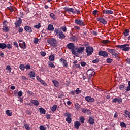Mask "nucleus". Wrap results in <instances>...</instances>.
I'll list each match as a JSON object with an SVG mask.
<instances>
[{"label": "nucleus", "mask_w": 130, "mask_h": 130, "mask_svg": "<svg viewBox=\"0 0 130 130\" xmlns=\"http://www.w3.org/2000/svg\"><path fill=\"white\" fill-rule=\"evenodd\" d=\"M85 100L87 101V102H94L95 101V99L91 97V96H86L85 98Z\"/></svg>", "instance_id": "17"}, {"label": "nucleus", "mask_w": 130, "mask_h": 130, "mask_svg": "<svg viewBox=\"0 0 130 130\" xmlns=\"http://www.w3.org/2000/svg\"><path fill=\"white\" fill-rule=\"evenodd\" d=\"M38 41H39V40L37 38H35L34 40V43H35L36 44L38 43Z\"/></svg>", "instance_id": "59"}, {"label": "nucleus", "mask_w": 130, "mask_h": 130, "mask_svg": "<svg viewBox=\"0 0 130 130\" xmlns=\"http://www.w3.org/2000/svg\"><path fill=\"white\" fill-rule=\"evenodd\" d=\"M126 91L127 92H128L130 91V81H128V86L127 87L126 89Z\"/></svg>", "instance_id": "46"}, {"label": "nucleus", "mask_w": 130, "mask_h": 130, "mask_svg": "<svg viewBox=\"0 0 130 130\" xmlns=\"http://www.w3.org/2000/svg\"><path fill=\"white\" fill-rule=\"evenodd\" d=\"M65 12H68V13H72L73 15H76V14H81V12L78 9H74V8H64Z\"/></svg>", "instance_id": "3"}, {"label": "nucleus", "mask_w": 130, "mask_h": 130, "mask_svg": "<svg viewBox=\"0 0 130 130\" xmlns=\"http://www.w3.org/2000/svg\"><path fill=\"white\" fill-rule=\"evenodd\" d=\"M31 103H32V104H34V105H36V106H38L39 105V102L37 100H31L30 101Z\"/></svg>", "instance_id": "22"}, {"label": "nucleus", "mask_w": 130, "mask_h": 130, "mask_svg": "<svg viewBox=\"0 0 130 130\" xmlns=\"http://www.w3.org/2000/svg\"><path fill=\"white\" fill-rule=\"evenodd\" d=\"M0 48H1V49H5V48H7V44L4 43H0Z\"/></svg>", "instance_id": "24"}, {"label": "nucleus", "mask_w": 130, "mask_h": 130, "mask_svg": "<svg viewBox=\"0 0 130 130\" xmlns=\"http://www.w3.org/2000/svg\"><path fill=\"white\" fill-rule=\"evenodd\" d=\"M98 13V10H94L92 12V14H93V15H94V16H96V15H97Z\"/></svg>", "instance_id": "60"}, {"label": "nucleus", "mask_w": 130, "mask_h": 130, "mask_svg": "<svg viewBox=\"0 0 130 130\" xmlns=\"http://www.w3.org/2000/svg\"><path fill=\"white\" fill-rule=\"evenodd\" d=\"M25 68L26 70H30V69H31V66L29 64H27L25 66Z\"/></svg>", "instance_id": "55"}, {"label": "nucleus", "mask_w": 130, "mask_h": 130, "mask_svg": "<svg viewBox=\"0 0 130 130\" xmlns=\"http://www.w3.org/2000/svg\"><path fill=\"white\" fill-rule=\"evenodd\" d=\"M86 52L87 53V56L92 55V54L94 52V49L91 47H87L86 49Z\"/></svg>", "instance_id": "7"}, {"label": "nucleus", "mask_w": 130, "mask_h": 130, "mask_svg": "<svg viewBox=\"0 0 130 130\" xmlns=\"http://www.w3.org/2000/svg\"><path fill=\"white\" fill-rule=\"evenodd\" d=\"M113 103H114L115 102H121V100H118L117 98H114L112 100Z\"/></svg>", "instance_id": "36"}, {"label": "nucleus", "mask_w": 130, "mask_h": 130, "mask_svg": "<svg viewBox=\"0 0 130 130\" xmlns=\"http://www.w3.org/2000/svg\"><path fill=\"white\" fill-rule=\"evenodd\" d=\"M54 55H50L49 57V60H50V61H54Z\"/></svg>", "instance_id": "33"}, {"label": "nucleus", "mask_w": 130, "mask_h": 130, "mask_svg": "<svg viewBox=\"0 0 130 130\" xmlns=\"http://www.w3.org/2000/svg\"><path fill=\"white\" fill-rule=\"evenodd\" d=\"M6 70L8 71L9 73H11L12 68H11V66L10 65H7L6 67Z\"/></svg>", "instance_id": "42"}, {"label": "nucleus", "mask_w": 130, "mask_h": 130, "mask_svg": "<svg viewBox=\"0 0 130 130\" xmlns=\"http://www.w3.org/2000/svg\"><path fill=\"white\" fill-rule=\"evenodd\" d=\"M3 30L5 32H9V28L7 26H4Z\"/></svg>", "instance_id": "39"}, {"label": "nucleus", "mask_w": 130, "mask_h": 130, "mask_svg": "<svg viewBox=\"0 0 130 130\" xmlns=\"http://www.w3.org/2000/svg\"><path fill=\"white\" fill-rule=\"evenodd\" d=\"M80 126H81V122L78 121H75L74 123V127L76 129H79L80 128Z\"/></svg>", "instance_id": "16"}, {"label": "nucleus", "mask_w": 130, "mask_h": 130, "mask_svg": "<svg viewBox=\"0 0 130 130\" xmlns=\"http://www.w3.org/2000/svg\"><path fill=\"white\" fill-rule=\"evenodd\" d=\"M117 47L118 48L122 49V50H123V51H129L130 50L129 44H126L122 45H117Z\"/></svg>", "instance_id": "5"}, {"label": "nucleus", "mask_w": 130, "mask_h": 130, "mask_svg": "<svg viewBox=\"0 0 130 130\" xmlns=\"http://www.w3.org/2000/svg\"><path fill=\"white\" fill-rule=\"evenodd\" d=\"M124 113H125V117H128L129 118H130V112L129 111H128L127 110H125Z\"/></svg>", "instance_id": "25"}, {"label": "nucleus", "mask_w": 130, "mask_h": 130, "mask_svg": "<svg viewBox=\"0 0 130 130\" xmlns=\"http://www.w3.org/2000/svg\"><path fill=\"white\" fill-rule=\"evenodd\" d=\"M79 120H80L81 123H84L85 122V118H84V117H80Z\"/></svg>", "instance_id": "45"}, {"label": "nucleus", "mask_w": 130, "mask_h": 130, "mask_svg": "<svg viewBox=\"0 0 130 130\" xmlns=\"http://www.w3.org/2000/svg\"><path fill=\"white\" fill-rule=\"evenodd\" d=\"M41 83H42V85H43V86H47V84L46 83H45V81H44V80H41V81H40Z\"/></svg>", "instance_id": "48"}, {"label": "nucleus", "mask_w": 130, "mask_h": 130, "mask_svg": "<svg viewBox=\"0 0 130 130\" xmlns=\"http://www.w3.org/2000/svg\"><path fill=\"white\" fill-rule=\"evenodd\" d=\"M4 26H7V24H8V21H4L3 23Z\"/></svg>", "instance_id": "64"}, {"label": "nucleus", "mask_w": 130, "mask_h": 130, "mask_svg": "<svg viewBox=\"0 0 130 130\" xmlns=\"http://www.w3.org/2000/svg\"><path fill=\"white\" fill-rule=\"evenodd\" d=\"M48 30L49 31H53V30H54V27H53V25L49 24L48 26Z\"/></svg>", "instance_id": "26"}, {"label": "nucleus", "mask_w": 130, "mask_h": 130, "mask_svg": "<svg viewBox=\"0 0 130 130\" xmlns=\"http://www.w3.org/2000/svg\"><path fill=\"white\" fill-rule=\"evenodd\" d=\"M75 24L77 25H80V26H85V23H84V21L81 19H76L75 20Z\"/></svg>", "instance_id": "10"}, {"label": "nucleus", "mask_w": 130, "mask_h": 130, "mask_svg": "<svg viewBox=\"0 0 130 130\" xmlns=\"http://www.w3.org/2000/svg\"><path fill=\"white\" fill-rule=\"evenodd\" d=\"M50 16L51 17V18H52L53 20H56V19H57L56 15H54V14L53 13H51L50 14Z\"/></svg>", "instance_id": "31"}, {"label": "nucleus", "mask_w": 130, "mask_h": 130, "mask_svg": "<svg viewBox=\"0 0 130 130\" xmlns=\"http://www.w3.org/2000/svg\"><path fill=\"white\" fill-rule=\"evenodd\" d=\"M40 27H41L40 23L34 26V28H36V29H39V28H40Z\"/></svg>", "instance_id": "52"}, {"label": "nucleus", "mask_w": 130, "mask_h": 130, "mask_svg": "<svg viewBox=\"0 0 130 130\" xmlns=\"http://www.w3.org/2000/svg\"><path fill=\"white\" fill-rule=\"evenodd\" d=\"M82 112L83 113H88L89 112V110H87V109L85 108H83L81 109Z\"/></svg>", "instance_id": "40"}, {"label": "nucleus", "mask_w": 130, "mask_h": 130, "mask_svg": "<svg viewBox=\"0 0 130 130\" xmlns=\"http://www.w3.org/2000/svg\"><path fill=\"white\" fill-rule=\"evenodd\" d=\"M41 55H42V56H45V55H46V53L45 52H41Z\"/></svg>", "instance_id": "61"}, {"label": "nucleus", "mask_w": 130, "mask_h": 130, "mask_svg": "<svg viewBox=\"0 0 130 130\" xmlns=\"http://www.w3.org/2000/svg\"><path fill=\"white\" fill-rule=\"evenodd\" d=\"M123 35L125 37L129 35V29H125L123 31Z\"/></svg>", "instance_id": "19"}, {"label": "nucleus", "mask_w": 130, "mask_h": 130, "mask_svg": "<svg viewBox=\"0 0 130 130\" xmlns=\"http://www.w3.org/2000/svg\"><path fill=\"white\" fill-rule=\"evenodd\" d=\"M13 44L14 46H16V47H17V48H19V45H18V43H17L16 42H13Z\"/></svg>", "instance_id": "57"}, {"label": "nucleus", "mask_w": 130, "mask_h": 130, "mask_svg": "<svg viewBox=\"0 0 130 130\" xmlns=\"http://www.w3.org/2000/svg\"><path fill=\"white\" fill-rule=\"evenodd\" d=\"M85 51V47H80L78 48H75V50H72L73 54L76 55V54L83 53Z\"/></svg>", "instance_id": "4"}, {"label": "nucleus", "mask_w": 130, "mask_h": 130, "mask_svg": "<svg viewBox=\"0 0 130 130\" xmlns=\"http://www.w3.org/2000/svg\"><path fill=\"white\" fill-rule=\"evenodd\" d=\"M64 116H68V117H71V116H72V114L70 113H64Z\"/></svg>", "instance_id": "53"}, {"label": "nucleus", "mask_w": 130, "mask_h": 130, "mask_svg": "<svg viewBox=\"0 0 130 130\" xmlns=\"http://www.w3.org/2000/svg\"><path fill=\"white\" fill-rule=\"evenodd\" d=\"M24 30H25L26 32H28L29 33H31V32L33 31L32 28L29 26H25Z\"/></svg>", "instance_id": "18"}, {"label": "nucleus", "mask_w": 130, "mask_h": 130, "mask_svg": "<svg viewBox=\"0 0 130 130\" xmlns=\"http://www.w3.org/2000/svg\"><path fill=\"white\" fill-rule=\"evenodd\" d=\"M109 42H110V41H109L107 40H103L102 41V43H103V44H107L109 43Z\"/></svg>", "instance_id": "41"}, {"label": "nucleus", "mask_w": 130, "mask_h": 130, "mask_svg": "<svg viewBox=\"0 0 130 130\" xmlns=\"http://www.w3.org/2000/svg\"><path fill=\"white\" fill-rule=\"evenodd\" d=\"M19 69H20V70L21 71H24L25 67V65L24 64H20L19 66Z\"/></svg>", "instance_id": "44"}, {"label": "nucleus", "mask_w": 130, "mask_h": 130, "mask_svg": "<svg viewBox=\"0 0 130 130\" xmlns=\"http://www.w3.org/2000/svg\"><path fill=\"white\" fill-rule=\"evenodd\" d=\"M102 13L104 15H112L113 11L108 9H105L102 10Z\"/></svg>", "instance_id": "11"}, {"label": "nucleus", "mask_w": 130, "mask_h": 130, "mask_svg": "<svg viewBox=\"0 0 130 130\" xmlns=\"http://www.w3.org/2000/svg\"><path fill=\"white\" fill-rule=\"evenodd\" d=\"M113 61V60L112 59L110 58H108L107 59V62L108 63H111Z\"/></svg>", "instance_id": "49"}, {"label": "nucleus", "mask_w": 130, "mask_h": 130, "mask_svg": "<svg viewBox=\"0 0 130 130\" xmlns=\"http://www.w3.org/2000/svg\"><path fill=\"white\" fill-rule=\"evenodd\" d=\"M23 127H24L25 128V129H26V130L31 129V127L28 124H24V126Z\"/></svg>", "instance_id": "27"}, {"label": "nucleus", "mask_w": 130, "mask_h": 130, "mask_svg": "<svg viewBox=\"0 0 130 130\" xmlns=\"http://www.w3.org/2000/svg\"><path fill=\"white\" fill-rule=\"evenodd\" d=\"M7 9H8V10H10L11 12H14V8L13 7H8Z\"/></svg>", "instance_id": "63"}, {"label": "nucleus", "mask_w": 130, "mask_h": 130, "mask_svg": "<svg viewBox=\"0 0 130 130\" xmlns=\"http://www.w3.org/2000/svg\"><path fill=\"white\" fill-rule=\"evenodd\" d=\"M120 90H124L125 89V85H121L119 86Z\"/></svg>", "instance_id": "47"}, {"label": "nucleus", "mask_w": 130, "mask_h": 130, "mask_svg": "<svg viewBox=\"0 0 130 130\" xmlns=\"http://www.w3.org/2000/svg\"><path fill=\"white\" fill-rule=\"evenodd\" d=\"M39 110H40V113H42V114H45L46 112V111H45V110H44V109L42 108H39Z\"/></svg>", "instance_id": "30"}, {"label": "nucleus", "mask_w": 130, "mask_h": 130, "mask_svg": "<svg viewBox=\"0 0 130 130\" xmlns=\"http://www.w3.org/2000/svg\"><path fill=\"white\" fill-rule=\"evenodd\" d=\"M99 55L100 56H103V57H107L108 56V53L106 51L101 50L99 52Z\"/></svg>", "instance_id": "12"}, {"label": "nucleus", "mask_w": 130, "mask_h": 130, "mask_svg": "<svg viewBox=\"0 0 130 130\" xmlns=\"http://www.w3.org/2000/svg\"><path fill=\"white\" fill-rule=\"evenodd\" d=\"M40 130H46L47 128L46 127H44V126H40Z\"/></svg>", "instance_id": "54"}, {"label": "nucleus", "mask_w": 130, "mask_h": 130, "mask_svg": "<svg viewBox=\"0 0 130 130\" xmlns=\"http://www.w3.org/2000/svg\"><path fill=\"white\" fill-rule=\"evenodd\" d=\"M120 126L121 127L126 128V124L123 122L120 123Z\"/></svg>", "instance_id": "38"}, {"label": "nucleus", "mask_w": 130, "mask_h": 130, "mask_svg": "<svg viewBox=\"0 0 130 130\" xmlns=\"http://www.w3.org/2000/svg\"><path fill=\"white\" fill-rule=\"evenodd\" d=\"M66 121H67L68 123H71L72 122V118H71V117H67L66 118Z\"/></svg>", "instance_id": "35"}, {"label": "nucleus", "mask_w": 130, "mask_h": 130, "mask_svg": "<svg viewBox=\"0 0 130 130\" xmlns=\"http://www.w3.org/2000/svg\"><path fill=\"white\" fill-rule=\"evenodd\" d=\"M6 113L8 116H12V111L7 110L6 111Z\"/></svg>", "instance_id": "28"}, {"label": "nucleus", "mask_w": 130, "mask_h": 130, "mask_svg": "<svg viewBox=\"0 0 130 130\" xmlns=\"http://www.w3.org/2000/svg\"><path fill=\"white\" fill-rule=\"evenodd\" d=\"M96 21L100 22V23H102L103 25H106V24H107V21L102 17L96 18Z\"/></svg>", "instance_id": "9"}, {"label": "nucleus", "mask_w": 130, "mask_h": 130, "mask_svg": "<svg viewBox=\"0 0 130 130\" xmlns=\"http://www.w3.org/2000/svg\"><path fill=\"white\" fill-rule=\"evenodd\" d=\"M15 25L16 28H19V27L22 25V19L19 18V20L15 23Z\"/></svg>", "instance_id": "15"}, {"label": "nucleus", "mask_w": 130, "mask_h": 130, "mask_svg": "<svg viewBox=\"0 0 130 130\" xmlns=\"http://www.w3.org/2000/svg\"><path fill=\"white\" fill-rule=\"evenodd\" d=\"M75 108L77 110H79L80 109V108H81V105H80V104H79V103H76L75 104Z\"/></svg>", "instance_id": "37"}, {"label": "nucleus", "mask_w": 130, "mask_h": 130, "mask_svg": "<svg viewBox=\"0 0 130 130\" xmlns=\"http://www.w3.org/2000/svg\"><path fill=\"white\" fill-rule=\"evenodd\" d=\"M57 108V105H53L52 106V107L51 108V111H53V112H54V111H55V110H56Z\"/></svg>", "instance_id": "34"}, {"label": "nucleus", "mask_w": 130, "mask_h": 130, "mask_svg": "<svg viewBox=\"0 0 130 130\" xmlns=\"http://www.w3.org/2000/svg\"><path fill=\"white\" fill-rule=\"evenodd\" d=\"M29 76H30V78H35V72H33V71H31L29 73Z\"/></svg>", "instance_id": "29"}, {"label": "nucleus", "mask_w": 130, "mask_h": 130, "mask_svg": "<svg viewBox=\"0 0 130 130\" xmlns=\"http://www.w3.org/2000/svg\"><path fill=\"white\" fill-rule=\"evenodd\" d=\"M86 74L87 76H88L89 78H91L92 77H93V76L95 75V74H96V73H95V71L93 69H89L87 71Z\"/></svg>", "instance_id": "8"}, {"label": "nucleus", "mask_w": 130, "mask_h": 130, "mask_svg": "<svg viewBox=\"0 0 130 130\" xmlns=\"http://www.w3.org/2000/svg\"><path fill=\"white\" fill-rule=\"evenodd\" d=\"M76 94H80V93H82V91L80 90V88H77L75 90Z\"/></svg>", "instance_id": "51"}, {"label": "nucleus", "mask_w": 130, "mask_h": 130, "mask_svg": "<svg viewBox=\"0 0 130 130\" xmlns=\"http://www.w3.org/2000/svg\"><path fill=\"white\" fill-rule=\"evenodd\" d=\"M6 47H7V48L9 49H11V48H12V45H11L10 44H7V45H6Z\"/></svg>", "instance_id": "58"}, {"label": "nucleus", "mask_w": 130, "mask_h": 130, "mask_svg": "<svg viewBox=\"0 0 130 130\" xmlns=\"http://www.w3.org/2000/svg\"><path fill=\"white\" fill-rule=\"evenodd\" d=\"M88 122L89 124H94V123H95V120L93 118L89 117L88 120Z\"/></svg>", "instance_id": "23"}, {"label": "nucleus", "mask_w": 130, "mask_h": 130, "mask_svg": "<svg viewBox=\"0 0 130 130\" xmlns=\"http://www.w3.org/2000/svg\"><path fill=\"white\" fill-rule=\"evenodd\" d=\"M47 42L53 47H57L58 46V42L57 40L54 38H50L47 39Z\"/></svg>", "instance_id": "2"}, {"label": "nucleus", "mask_w": 130, "mask_h": 130, "mask_svg": "<svg viewBox=\"0 0 130 130\" xmlns=\"http://www.w3.org/2000/svg\"><path fill=\"white\" fill-rule=\"evenodd\" d=\"M59 62L63 64L64 68H68V62H67V60L63 58H61L59 59Z\"/></svg>", "instance_id": "13"}, {"label": "nucleus", "mask_w": 130, "mask_h": 130, "mask_svg": "<svg viewBox=\"0 0 130 130\" xmlns=\"http://www.w3.org/2000/svg\"><path fill=\"white\" fill-rule=\"evenodd\" d=\"M61 29L63 32H67V27L66 26H62Z\"/></svg>", "instance_id": "56"}, {"label": "nucleus", "mask_w": 130, "mask_h": 130, "mask_svg": "<svg viewBox=\"0 0 130 130\" xmlns=\"http://www.w3.org/2000/svg\"><path fill=\"white\" fill-rule=\"evenodd\" d=\"M108 52H110V53H111L113 56H115L116 58H118V57H119V53H118V52L116 50L114 49H108Z\"/></svg>", "instance_id": "6"}, {"label": "nucleus", "mask_w": 130, "mask_h": 130, "mask_svg": "<svg viewBox=\"0 0 130 130\" xmlns=\"http://www.w3.org/2000/svg\"><path fill=\"white\" fill-rule=\"evenodd\" d=\"M19 46L21 48H23V49H25L26 48V44L25 42H22V43H19Z\"/></svg>", "instance_id": "21"}, {"label": "nucleus", "mask_w": 130, "mask_h": 130, "mask_svg": "<svg viewBox=\"0 0 130 130\" xmlns=\"http://www.w3.org/2000/svg\"><path fill=\"white\" fill-rule=\"evenodd\" d=\"M17 94L19 97H22V96L23 95V92H22V90H20L18 92Z\"/></svg>", "instance_id": "50"}, {"label": "nucleus", "mask_w": 130, "mask_h": 130, "mask_svg": "<svg viewBox=\"0 0 130 130\" xmlns=\"http://www.w3.org/2000/svg\"><path fill=\"white\" fill-rule=\"evenodd\" d=\"M73 67L74 69H77V68H78V69H79L80 70H81L82 69V67H81L79 64H76L73 66Z\"/></svg>", "instance_id": "32"}, {"label": "nucleus", "mask_w": 130, "mask_h": 130, "mask_svg": "<svg viewBox=\"0 0 130 130\" xmlns=\"http://www.w3.org/2000/svg\"><path fill=\"white\" fill-rule=\"evenodd\" d=\"M67 47H68L69 49H71L72 51H73V50H75L76 49H75V44H74L73 43H70L68 44L67 46Z\"/></svg>", "instance_id": "14"}, {"label": "nucleus", "mask_w": 130, "mask_h": 130, "mask_svg": "<svg viewBox=\"0 0 130 130\" xmlns=\"http://www.w3.org/2000/svg\"><path fill=\"white\" fill-rule=\"evenodd\" d=\"M48 66L50 68H55V65L51 62H49Z\"/></svg>", "instance_id": "43"}, {"label": "nucleus", "mask_w": 130, "mask_h": 130, "mask_svg": "<svg viewBox=\"0 0 130 130\" xmlns=\"http://www.w3.org/2000/svg\"><path fill=\"white\" fill-rule=\"evenodd\" d=\"M54 32L55 35L57 36L59 39H63L66 38V35H64V34H63L60 28H55Z\"/></svg>", "instance_id": "1"}, {"label": "nucleus", "mask_w": 130, "mask_h": 130, "mask_svg": "<svg viewBox=\"0 0 130 130\" xmlns=\"http://www.w3.org/2000/svg\"><path fill=\"white\" fill-rule=\"evenodd\" d=\"M52 82L54 84V86H55V87H56V88H58V87H59V82H58V81L56 80H52Z\"/></svg>", "instance_id": "20"}, {"label": "nucleus", "mask_w": 130, "mask_h": 130, "mask_svg": "<svg viewBox=\"0 0 130 130\" xmlns=\"http://www.w3.org/2000/svg\"><path fill=\"white\" fill-rule=\"evenodd\" d=\"M80 64L81 66H82V67H85V66L87 64V63L85 62H81Z\"/></svg>", "instance_id": "62"}]
</instances>
